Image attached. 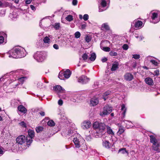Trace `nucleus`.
I'll return each mask as SVG.
<instances>
[{
  "label": "nucleus",
  "mask_w": 160,
  "mask_h": 160,
  "mask_svg": "<svg viewBox=\"0 0 160 160\" xmlns=\"http://www.w3.org/2000/svg\"><path fill=\"white\" fill-rule=\"evenodd\" d=\"M46 56L45 52L43 51L37 52L33 55L34 58L38 62L43 61L45 58Z\"/></svg>",
  "instance_id": "f257e3e1"
},
{
  "label": "nucleus",
  "mask_w": 160,
  "mask_h": 160,
  "mask_svg": "<svg viewBox=\"0 0 160 160\" xmlns=\"http://www.w3.org/2000/svg\"><path fill=\"white\" fill-rule=\"evenodd\" d=\"M112 111V107L106 105L103 107L102 111H100L99 115L101 117H103L109 114Z\"/></svg>",
  "instance_id": "f03ea898"
},
{
  "label": "nucleus",
  "mask_w": 160,
  "mask_h": 160,
  "mask_svg": "<svg viewBox=\"0 0 160 160\" xmlns=\"http://www.w3.org/2000/svg\"><path fill=\"white\" fill-rule=\"evenodd\" d=\"M158 12L153 11L151 12L150 14L152 23H156L160 21V17L158 16Z\"/></svg>",
  "instance_id": "7ed1b4c3"
},
{
  "label": "nucleus",
  "mask_w": 160,
  "mask_h": 160,
  "mask_svg": "<svg viewBox=\"0 0 160 160\" xmlns=\"http://www.w3.org/2000/svg\"><path fill=\"white\" fill-rule=\"evenodd\" d=\"M34 136V132L33 131L29 130L28 131V135L27 137V142L28 144H29L32 143V138Z\"/></svg>",
  "instance_id": "20e7f679"
},
{
  "label": "nucleus",
  "mask_w": 160,
  "mask_h": 160,
  "mask_svg": "<svg viewBox=\"0 0 160 160\" xmlns=\"http://www.w3.org/2000/svg\"><path fill=\"white\" fill-rule=\"evenodd\" d=\"M17 51L18 58H22L26 56V51L22 47H17Z\"/></svg>",
  "instance_id": "39448f33"
},
{
  "label": "nucleus",
  "mask_w": 160,
  "mask_h": 160,
  "mask_svg": "<svg viewBox=\"0 0 160 160\" xmlns=\"http://www.w3.org/2000/svg\"><path fill=\"white\" fill-rule=\"evenodd\" d=\"M105 128V125L103 123H100L99 127L98 128V132L99 135H98V137H101L104 133V129Z\"/></svg>",
  "instance_id": "423d86ee"
},
{
  "label": "nucleus",
  "mask_w": 160,
  "mask_h": 160,
  "mask_svg": "<svg viewBox=\"0 0 160 160\" xmlns=\"http://www.w3.org/2000/svg\"><path fill=\"white\" fill-rule=\"evenodd\" d=\"M9 57V58H18L17 55L18 53L17 51V47L14 48L10 50L8 52Z\"/></svg>",
  "instance_id": "0eeeda50"
},
{
  "label": "nucleus",
  "mask_w": 160,
  "mask_h": 160,
  "mask_svg": "<svg viewBox=\"0 0 160 160\" xmlns=\"http://www.w3.org/2000/svg\"><path fill=\"white\" fill-rule=\"evenodd\" d=\"M16 142L18 144L22 145L27 141L24 135H20L16 139Z\"/></svg>",
  "instance_id": "6e6552de"
},
{
  "label": "nucleus",
  "mask_w": 160,
  "mask_h": 160,
  "mask_svg": "<svg viewBox=\"0 0 160 160\" xmlns=\"http://www.w3.org/2000/svg\"><path fill=\"white\" fill-rule=\"evenodd\" d=\"M89 80V78L86 76L82 75L78 78V82L82 84H85L88 82Z\"/></svg>",
  "instance_id": "1a4fd4ad"
},
{
  "label": "nucleus",
  "mask_w": 160,
  "mask_h": 160,
  "mask_svg": "<svg viewBox=\"0 0 160 160\" xmlns=\"http://www.w3.org/2000/svg\"><path fill=\"white\" fill-rule=\"evenodd\" d=\"M91 126V123L89 121H85L81 124V127L84 129H88Z\"/></svg>",
  "instance_id": "9d476101"
},
{
  "label": "nucleus",
  "mask_w": 160,
  "mask_h": 160,
  "mask_svg": "<svg viewBox=\"0 0 160 160\" xmlns=\"http://www.w3.org/2000/svg\"><path fill=\"white\" fill-rule=\"evenodd\" d=\"M150 142L152 144V146L160 142L154 135H151L150 136Z\"/></svg>",
  "instance_id": "9b49d317"
},
{
  "label": "nucleus",
  "mask_w": 160,
  "mask_h": 160,
  "mask_svg": "<svg viewBox=\"0 0 160 160\" xmlns=\"http://www.w3.org/2000/svg\"><path fill=\"white\" fill-rule=\"evenodd\" d=\"M106 1H101V5L99 7V12H102L106 9L105 8L106 6Z\"/></svg>",
  "instance_id": "f8f14e48"
},
{
  "label": "nucleus",
  "mask_w": 160,
  "mask_h": 160,
  "mask_svg": "<svg viewBox=\"0 0 160 160\" xmlns=\"http://www.w3.org/2000/svg\"><path fill=\"white\" fill-rule=\"evenodd\" d=\"M134 24V26L136 28H141L142 27V22L141 21L135 20L131 24L132 26V24Z\"/></svg>",
  "instance_id": "ddd939ff"
},
{
  "label": "nucleus",
  "mask_w": 160,
  "mask_h": 160,
  "mask_svg": "<svg viewBox=\"0 0 160 160\" xmlns=\"http://www.w3.org/2000/svg\"><path fill=\"white\" fill-rule=\"evenodd\" d=\"M99 101L98 98H92L90 101V105L91 106H96L98 103Z\"/></svg>",
  "instance_id": "4468645a"
},
{
  "label": "nucleus",
  "mask_w": 160,
  "mask_h": 160,
  "mask_svg": "<svg viewBox=\"0 0 160 160\" xmlns=\"http://www.w3.org/2000/svg\"><path fill=\"white\" fill-rule=\"evenodd\" d=\"M124 78L126 80L131 81L133 79V77L130 73H127L125 74Z\"/></svg>",
  "instance_id": "2eb2a0df"
},
{
  "label": "nucleus",
  "mask_w": 160,
  "mask_h": 160,
  "mask_svg": "<svg viewBox=\"0 0 160 160\" xmlns=\"http://www.w3.org/2000/svg\"><path fill=\"white\" fill-rule=\"evenodd\" d=\"M145 83L148 85L152 86L154 84L152 78L149 77L146 78L144 80Z\"/></svg>",
  "instance_id": "dca6fc26"
},
{
  "label": "nucleus",
  "mask_w": 160,
  "mask_h": 160,
  "mask_svg": "<svg viewBox=\"0 0 160 160\" xmlns=\"http://www.w3.org/2000/svg\"><path fill=\"white\" fill-rule=\"evenodd\" d=\"M153 150L156 151L158 152H160V142L154 146H152Z\"/></svg>",
  "instance_id": "f3484780"
},
{
  "label": "nucleus",
  "mask_w": 160,
  "mask_h": 160,
  "mask_svg": "<svg viewBox=\"0 0 160 160\" xmlns=\"http://www.w3.org/2000/svg\"><path fill=\"white\" fill-rule=\"evenodd\" d=\"M117 125L119 127L118 130L117 132V134L118 135H120L124 132L125 130L123 127L121 126L120 124L118 123Z\"/></svg>",
  "instance_id": "a211bd4d"
},
{
  "label": "nucleus",
  "mask_w": 160,
  "mask_h": 160,
  "mask_svg": "<svg viewBox=\"0 0 160 160\" xmlns=\"http://www.w3.org/2000/svg\"><path fill=\"white\" fill-rule=\"evenodd\" d=\"M64 77L66 79L69 78L71 75V72L70 70L67 69L63 73Z\"/></svg>",
  "instance_id": "6ab92c4d"
},
{
  "label": "nucleus",
  "mask_w": 160,
  "mask_h": 160,
  "mask_svg": "<svg viewBox=\"0 0 160 160\" xmlns=\"http://www.w3.org/2000/svg\"><path fill=\"white\" fill-rule=\"evenodd\" d=\"M119 64L118 62H115L112 64V67L111 70L112 71H114L117 69L118 68V66Z\"/></svg>",
  "instance_id": "aec40b11"
},
{
  "label": "nucleus",
  "mask_w": 160,
  "mask_h": 160,
  "mask_svg": "<svg viewBox=\"0 0 160 160\" xmlns=\"http://www.w3.org/2000/svg\"><path fill=\"white\" fill-rule=\"evenodd\" d=\"M73 142L75 145L76 147L79 148L80 146V141L77 138H74L73 140Z\"/></svg>",
  "instance_id": "412c9836"
},
{
  "label": "nucleus",
  "mask_w": 160,
  "mask_h": 160,
  "mask_svg": "<svg viewBox=\"0 0 160 160\" xmlns=\"http://www.w3.org/2000/svg\"><path fill=\"white\" fill-rule=\"evenodd\" d=\"M18 109L19 111L24 114L27 111V110L22 105L19 106L18 107Z\"/></svg>",
  "instance_id": "4be33fe9"
},
{
  "label": "nucleus",
  "mask_w": 160,
  "mask_h": 160,
  "mask_svg": "<svg viewBox=\"0 0 160 160\" xmlns=\"http://www.w3.org/2000/svg\"><path fill=\"white\" fill-rule=\"evenodd\" d=\"M53 89L55 91H58L60 92H63L64 89H63L62 87L60 85H57L54 86Z\"/></svg>",
  "instance_id": "5701e85b"
},
{
  "label": "nucleus",
  "mask_w": 160,
  "mask_h": 160,
  "mask_svg": "<svg viewBox=\"0 0 160 160\" xmlns=\"http://www.w3.org/2000/svg\"><path fill=\"white\" fill-rule=\"evenodd\" d=\"M121 110L122 111H123L122 114L123 115L122 118H124L125 116V114L127 108H126L124 104H123L121 106Z\"/></svg>",
  "instance_id": "b1692460"
},
{
  "label": "nucleus",
  "mask_w": 160,
  "mask_h": 160,
  "mask_svg": "<svg viewBox=\"0 0 160 160\" xmlns=\"http://www.w3.org/2000/svg\"><path fill=\"white\" fill-rule=\"evenodd\" d=\"M103 146L106 148H109L111 146V144L109 141H104L103 142Z\"/></svg>",
  "instance_id": "393cba45"
},
{
  "label": "nucleus",
  "mask_w": 160,
  "mask_h": 160,
  "mask_svg": "<svg viewBox=\"0 0 160 160\" xmlns=\"http://www.w3.org/2000/svg\"><path fill=\"white\" fill-rule=\"evenodd\" d=\"M123 122L126 124L127 128H130L133 126L132 123L130 121L124 120Z\"/></svg>",
  "instance_id": "a878e982"
},
{
  "label": "nucleus",
  "mask_w": 160,
  "mask_h": 160,
  "mask_svg": "<svg viewBox=\"0 0 160 160\" xmlns=\"http://www.w3.org/2000/svg\"><path fill=\"white\" fill-rule=\"evenodd\" d=\"M107 132L109 134L114 135V133L110 127L108 126H107Z\"/></svg>",
  "instance_id": "bb28decb"
},
{
  "label": "nucleus",
  "mask_w": 160,
  "mask_h": 160,
  "mask_svg": "<svg viewBox=\"0 0 160 160\" xmlns=\"http://www.w3.org/2000/svg\"><path fill=\"white\" fill-rule=\"evenodd\" d=\"M96 55L95 53H92L91 54V57L89 59L92 61H94L96 58Z\"/></svg>",
  "instance_id": "cd10ccee"
},
{
  "label": "nucleus",
  "mask_w": 160,
  "mask_h": 160,
  "mask_svg": "<svg viewBox=\"0 0 160 160\" xmlns=\"http://www.w3.org/2000/svg\"><path fill=\"white\" fill-rule=\"evenodd\" d=\"M102 28L105 29L106 30H109V27L108 24L107 23H103L102 25Z\"/></svg>",
  "instance_id": "c85d7f7f"
},
{
  "label": "nucleus",
  "mask_w": 160,
  "mask_h": 160,
  "mask_svg": "<svg viewBox=\"0 0 160 160\" xmlns=\"http://www.w3.org/2000/svg\"><path fill=\"white\" fill-rule=\"evenodd\" d=\"M84 38L85 41L88 43L92 39L91 37L90 36L87 35H85Z\"/></svg>",
  "instance_id": "c756f323"
},
{
  "label": "nucleus",
  "mask_w": 160,
  "mask_h": 160,
  "mask_svg": "<svg viewBox=\"0 0 160 160\" xmlns=\"http://www.w3.org/2000/svg\"><path fill=\"white\" fill-rule=\"evenodd\" d=\"M110 91H108L104 93L103 95V99L104 100V101L107 98V97L110 94Z\"/></svg>",
  "instance_id": "7c9ffc66"
},
{
  "label": "nucleus",
  "mask_w": 160,
  "mask_h": 160,
  "mask_svg": "<svg viewBox=\"0 0 160 160\" xmlns=\"http://www.w3.org/2000/svg\"><path fill=\"white\" fill-rule=\"evenodd\" d=\"M43 40L45 43H50V39L48 37H45L43 38Z\"/></svg>",
  "instance_id": "2f4dec72"
},
{
  "label": "nucleus",
  "mask_w": 160,
  "mask_h": 160,
  "mask_svg": "<svg viewBox=\"0 0 160 160\" xmlns=\"http://www.w3.org/2000/svg\"><path fill=\"white\" fill-rule=\"evenodd\" d=\"M65 19L67 21L70 22L73 20V18L72 16L69 15L66 17Z\"/></svg>",
  "instance_id": "473e14b6"
},
{
  "label": "nucleus",
  "mask_w": 160,
  "mask_h": 160,
  "mask_svg": "<svg viewBox=\"0 0 160 160\" xmlns=\"http://www.w3.org/2000/svg\"><path fill=\"white\" fill-rule=\"evenodd\" d=\"M152 60V57L151 56H148L145 59V62L146 63L148 62L149 61L151 62V61Z\"/></svg>",
  "instance_id": "72a5a7b5"
},
{
  "label": "nucleus",
  "mask_w": 160,
  "mask_h": 160,
  "mask_svg": "<svg viewBox=\"0 0 160 160\" xmlns=\"http://www.w3.org/2000/svg\"><path fill=\"white\" fill-rule=\"evenodd\" d=\"M53 27L56 29L58 30L60 28V23H56L53 25Z\"/></svg>",
  "instance_id": "f704fd0d"
},
{
  "label": "nucleus",
  "mask_w": 160,
  "mask_h": 160,
  "mask_svg": "<svg viewBox=\"0 0 160 160\" xmlns=\"http://www.w3.org/2000/svg\"><path fill=\"white\" fill-rule=\"evenodd\" d=\"M100 123H99L98 122H94L93 124V128L98 129L100 124Z\"/></svg>",
  "instance_id": "c9c22d12"
},
{
  "label": "nucleus",
  "mask_w": 160,
  "mask_h": 160,
  "mask_svg": "<svg viewBox=\"0 0 160 160\" xmlns=\"http://www.w3.org/2000/svg\"><path fill=\"white\" fill-rule=\"evenodd\" d=\"M48 126L52 127L55 125V123L52 120H50L48 122Z\"/></svg>",
  "instance_id": "e433bc0d"
},
{
  "label": "nucleus",
  "mask_w": 160,
  "mask_h": 160,
  "mask_svg": "<svg viewBox=\"0 0 160 160\" xmlns=\"http://www.w3.org/2000/svg\"><path fill=\"white\" fill-rule=\"evenodd\" d=\"M43 128L41 126H39L38 127H37L36 128V130L37 132L39 133L42 131Z\"/></svg>",
  "instance_id": "4c0bfd02"
},
{
  "label": "nucleus",
  "mask_w": 160,
  "mask_h": 160,
  "mask_svg": "<svg viewBox=\"0 0 160 160\" xmlns=\"http://www.w3.org/2000/svg\"><path fill=\"white\" fill-rule=\"evenodd\" d=\"M119 152H121L122 154H125L127 153L128 152L125 148H122L119 150Z\"/></svg>",
  "instance_id": "58836bf2"
},
{
  "label": "nucleus",
  "mask_w": 160,
  "mask_h": 160,
  "mask_svg": "<svg viewBox=\"0 0 160 160\" xmlns=\"http://www.w3.org/2000/svg\"><path fill=\"white\" fill-rule=\"evenodd\" d=\"M109 54L112 56H116L118 55L117 52L113 51H111L109 52Z\"/></svg>",
  "instance_id": "ea45409f"
},
{
  "label": "nucleus",
  "mask_w": 160,
  "mask_h": 160,
  "mask_svg": "<svg viewBox=\"0 0 160 160\" xmlns=\"http://www.w3.org/2000/svg\"><path fill=\"white\" fill-rule=\"evenodd\" d=\"M101 48L103 50L106 52H109L110 49V48L108 47H103Z\"/></svg>",
  "instance_id": "a19ab883"
},
{
  "label": "nucleus",
  "mask_w": 160,
  "mask_h": 160,
  "mask_svg": "<svg viewBox=\"0 0 160 160\" xmlns=\"http://www.w3.org/2000/svg\"><path fill=\"white\" fill-rule=\"evenodd\" d=\"M63 73L62 72H60L58 75V78L61 80H63L64 79V77H63Z\"/></svg>",
  "instance_id": "79ce46f5"
},
{
  "label": "nucleus",
  "mask_w": 160,
  "mask_h": 160,
  "mask_svg": "<svg viewBox=\"0 0 160 160\" xmlns=\"http://www.w3.org/2000/svg\"><path fill=\"white\" fill-rule=\"evenodd\" d=\"M74 35L76 38H78L80 37L81 34L78 31L75 33Z\"/></svg>",
  "instance_id": "37998d69"
},
{
  "label": "nucleus",
  "mask_w": 160,
  "mask_h": 160,
  "mask_svg": "<svg viewBox=\"0 0 160 160\" xmlns=\"http://www.w3.org/2000/svg\"><path fill=\"white\" fill-rule=\"evenodd\" d=\"M26 78L25 77H21L18 79V80L19 82H20L21 83H22L23 82H24L25 79Z\"/></svg>",
  "instance_id": "c03bdc74"
},
{
  "label": "nucleus",
  "mask_w": 160,
  "mask_h": 160,
  "mask_svg": "<svg viewBox=\"0 0 160 160\" xmlns=\"http://www.w3.org/2000/svg\"><path fill=\"white\" fill-rule=\"evenodd\" d=\"M88 57L87 54L85 53L82 56V58L84 60H87Z\"/></svg>",
  "instance_id": "a18cd8bd"
},
{
  "label": "nucleus",
  "mask_w": 160,
  "mask_h": 160,
  "mask_svg": "<svg viewBox=\"0 0 160 160\" xmlns=\"http://www.w3.org/2000/svg\"><path fill=\"white\" fill-rule=\"evenodd\" d=\"M89 18V16L87 14H85L84 15L83 18L85 21L87 20Z\"/></svg>",
  "instance_id": "49530a36"
},
{
  "label": "nucleus",
  "mask_w": 160,
  "mask_h": 160,
  "mask_svg": "<svg viewBox=\"0 0 160 160\" xmlns=\"http://www.w3.org/2000/svg\"><path fill=\"white\" fill-rule=\"evenodd\" d=\"M122 48L124 50H127L128 48V46L127 44H124L122 47Z\"/></svg>",
  "instance_id": "de8ad7c7"
},
{
  "label": "nucleus",
  "mask_w": 160,
  "mask_h": 160,
  "mask_svg": "<svg viewBox=\"0 0 160 160\" xmlns=\"http://www.w3.org/2000/svg\"><path fill=\"white\" fill-rule=\"evenodd\" d=\"M132 58L135 59H138L140 58V56L139 55L135 54L132 55Z\"/></svg>",
  "instance_id": "09e8293b"
},
{
  "label": "nucleus",
  "mask_w": 160,
  "mask_h": 160,
  "mask_svg": "<svg viewBox=\"0 0 160 160\" xmlns=\"http://www.w3.org/2000/svg\"><path fill=\"white\" fill-rule=\"evenodd\" d=\"M151 62L155 66H157L158 65V63L157 62H156V61H155L154 60H153V59L152 61H151Z\"/></svg>",
  "instance_id": "8fccbe9b"
},
{
  "label": "nucleus",
  "mask_w": 160,
  "mask_h": 160,
  "mask_svg": "<svg viewBox=\"0 0 160 160\" xmlns=\"http://www.w3.org/2000/svg\"><path fill=\"white\" fill-rule=\"evenodd\" d=\"M78 3L77 0H73L72 1V4L74 6H76Z\"/></svg>",
  "instance_id": "3c124183"
},
{
  "label": "nucleus",
  "mask_w": 160,
  "mask_h": 160,
  "mask_svg": "<svg viewBox=\"0 0 160 160\" xmlns=\"http://www.w3.org/2000/svg\"><path fill=\"white\" fill-rule=\"evenodd\" d=\"M4 37L3 36H0V44L4 42Z\"/></svg>",
  "instance_id": "603ef678"
},
{
  "label": "nucleus",
  "mask_w": 160,
  "mask_h": 160,
  "mask_svg": "<svg viewBox=\"0 0 160 160\" xmlns=\"http://www.w3.org/2000/svg\"><path fill=\"white\" fill-rule=\"evenodd\" d=\"M19 124L21 126H22L23 127H26V124L23 122H20L19 123Z\"/></svg>",
  "instance_id": "864d4df0"
},
{
  "label": "nucleus",
  "mask_w": 160,
  "mask_h": 160,
  "mask_svg": "<svg viewBox=\"0 0 160 160\" xmlns=\"http://www.w3.org/2000/svg\"><path fill=\"white\" fill-rule=\"evenodd\" d=\"M53 47L56 49H58L59 48L57 44H54L53 45Z\"/></svg>",
  "instance_id": "5fc2aeb1"
},
{
  "label": "nucleus",
  "mask_w": 160,
  "mask_h": 160,
  "mask_svg": "<svg viewBox=\"0 0 160 160\" xmlns=\"http://www.w3.org/2000/svg\"><path fill=\"white\" fill-rule=\"evenodd\" d=\"M58 103L59 105L61 106L63 104V101L62 100L60 99L58 100Z\"/></svg>",
  "instance_id": "6e6d98bb"
},
{
  "label": "nucleus",
  "mask_w": 160,
  "mask_h": 160,
  "mask_svg": "<svg viewBox=\"0 0 160 160\" xmlns=\"http://www.w3.org/2000/svg\"><path fill=\"white\" fill-rule=\"evenodd\" d=\"M86 26V23L82 24L81 26V28L82 29H84L85 28Z\"/></svg>",
  "instance_id": "4d7b16f0"
},
{
  "label": "nucleus",
  "mask_w": 160,
  "mask_h": 160,
  "mask_svg": "<svg viewBox=\"0 0 160 160\" xmlns=\"http://www.w3.org/2000/svg\"><path fill=\"white\" fill-rule=\"evenodd\" d=\"M4 153V151L0 148V156L2 155Z\"/></svg>",
  "instance_id": "13d9d810"
},
{
  "label": "nucleus",
  "mask_w": 160,
  "mask_h": 160,
  "mask_svg": "<svg viewBox=\"0 0 160 160\" xmlns=\"http://www.w3.org/2000/svg\"><path fill=\"white\" fill-rule=\"evenodd\" d=\"M39 113L42 116H44L45 115V113L43 111H41L39 112Z\"/></svg>",
  "instance_id": "bf43d9fd"
},
{
  "label": "nucleus",
  "mask_w": 160,
  "mask_h": 160,
  "mask_svg": "<svg viewBox=\"0 0 160 160\" xmlns=\"http://www.w3.org/2000/svg\"><path fill=\"white\" fill-rule=\"evenodd\" d=\"M30 8H31V9L33 10V11H35L36 9L35 7L32 5H31L30 6Z\"/></svg>",
  "instance_id": "052dcab7"
},
{
  "label": "nucleus",
  "mask_w": 160,
  "mask_h": 160,
  "mask_svg": "<svg viewBox=\"0 0 160 160\" xmlns=\"http://www.w3.org/2000/svg\"><path fill=\"white\" fill-rule=\"evenodd\" d=\"M72 131L70 130H68V133H66L67 135H68L69 136H70V134L72 132Z\"/></svg>",
  "instance_id": "680f3d73"
},
{
  "label": "nucleus",
  "mask_w": 160,
  "mask_h": 160,
  "mask_svg": "<svg viewBox=\"0 0 160 160\" xmlns=\"http://www.w3.org/2000/svg\"><path fill=\"white\" fill-rule=\"evenodd\" d=\"M107 60V59L106 58H104L102 59V62H105Z\"/></svg>",
  "instance_id": "e2e57ef3"
},
{
  "label": "nucleus",
  "mask_w": 160,
  "mask_h": 160,
  "mask_svg": "<svg viewBox=\"0 0 160 160\" xmlns=\"http://www.w3.org/2000/svg\"><path fill=\"white\" fill-rule=\"evenodd\" d=\"M7 75H4V76H3L1 78H0V81H2L4 79V77H6V76Z\"/></svg>",
  "instance_id": "0e129e2a"
},
{
  "label": "nucleus",
  "mask_w": 160,
  "mask_h": 160,
  "mask_svg": "<svg viewBox=\"0 0 160 160\" xmlns=\"http://www.w3.org/2000/svg\"><path fill=\"white\" fill-rule=\"evenodd\" d=\"M155 73V75L157 76H158L159 74V71L158 70H156L154 72Z\"/></svg>",
  "instance_id": "69168bd1"
},
{
  "label": "nucleus",
  "mask_w": 160,
  "mask_h": 160,
  "mask_svg": "<svg viewBox=\"0 0 160 160\" xmlns=\"http://www.w3.org/2000/svg\"><path fill=\"white\" fill-rule=\"evenodd\" d=\"M32 0H26V3L27 4H29L31 2Z\"/></svg>",
  "instance_id": "338daca9"
},
{
  "label": "nucleus",
  "mask_w": 160,
  "mask_h": 160,
  "mask_svg": "<svg viewBox=\"0 0 160 160\" xmlns=\"http://www.w3.org/2000/svg\"><path fill=\"white\" fill-rule=\"evenodd\" d=\"M143 38L142 36H139V38H138V40L139 41H141L142 40V39Z\"/></svg>",
  "instance_id": "774afa93"
}]
</instances>
